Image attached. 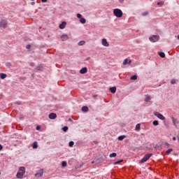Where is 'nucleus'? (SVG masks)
<instances>
[{
  "label": "nucleus",
  "mask_w": 179,
  "mask_h": 179,
  "mask_svg": "<svg viewBox=\"0 0 179 179\" xmlns=\"http://www.w3.org/2000/svg\"><path fill=\"white\" fill-rule=\"evenodd\" d=\"M152 125H154L155 127H157V125H159V121L157 120H154L152 122Z\"/></svg>",
  "instance_id": "obj_23"
},
{
  "label": "nucleus",
  "mask_w": 179,
  "mask_h": 179,
  "mask_svg": "<svg viewBox=\"0 0 179 179\" xmlns=\"http://www.w3.org/2000/svg\"><path fill=\"white\" fill-rule=\"evenodd\" d=\"M31 1H34V0H31Z\"/></svg>",
  "instance_id": "obj_49"
},
{
  "label": "nucleus",
  "mask_w": 179,
  "mask_h": 179,
  "mask_svg": "<svg viewBox=\"0 0 179 179\" xmlns=\"http://www.w3.org/2000/svg\"><path fill=\"white\" fill-rule=\"evenodd\" d=\"M136 131H141V124H137L136 125Z\"/></svg>",
  "instance_id": "obj_24"
},
{
  "label": "nucleus",
  "mask_w": 179,
  "mask_h": 179,
  "mask_svg": "<svg viewBox=\"0 0 179 179\" xmlns=\"http://www.w3.org/2000/svg\"><path fill=\"white\" fill-rule=\"evenodd\" d=\"M113 14L116 17H122V11L120 9L116 8L113 10Z\"/></svg>",
  "instance_id": "obj_2"
},
{
  "label": "nucleus",
  "mask_w": 179,
  "mask_h": 179,
  "mask_svg": "<svg viewBox=\"0 0 179 179\" xmlns=\"http://www.w3.org/2000/svg\"><path fill=\"white\" fill-rule=\"evenodd\" d=\"M49 118L50 120H55V118H57V114L55 113H52L49 115Z\"/></svg>",
  "instance_id": "obj_11"
},
{
  "label": "nucleus",
  "mask_w": 179,
  "mask_h": 179,
  "mask_svg": "<svg viewBox=\"0 0 179 179\" xmlns=\"http://www.w3.org/2000/svg\"><path fill=\"white\" fill-rule=\"evenodd\" d=\"M150 100H152V96H150V95H146L145 99V101L146 103H149V102H150Z\"/></svg>",
  "instance_id": "obj_12"
},
{
  "label": "nucleus",
  "mask_w": 179,
  "mask_h": 179,
  "mask_svg": "<svg viewBox=\"0 0 179 179\" xmlns=\"http://www.w3.org/2000/svg\"><path fill=\"white\" fill-rule=\"evenodd\" d=\"M150 157H152V154H146L141 160V163H145V162H148V159H150Z\"/></svg>",
  "instance_id": "obj_6"
},
{
  "label": "nucleus",
  "mask_w": 179,
  "mask_h": 179,
  "mask_svg": "<svg viewBox=\"0 0 179 179\" xmlns=\"http://www.w3.org/2000/svg\"><path fill=\"white\" fill-rule=\"evenodd\" d=\"M62 167H66V166H67L66 162L63 161V162H62Z\"/></svg>",
  "instance_id": "obj_27"
},
{
  "label": "nucleus",
  "mask_w": 179,
  "mask_h": 179,
  "mask_svg": "<svg viewBox=\"0 0 179 179\" xmlns=\"http://www.w3.org/2000/svg\"><path fill=\"white\" fill-rule=\"evenodd\" d=\"M2 149H3V147L0 144V150H2Z\"/></svg>",
  "instance_id": "obj_41"
},
{
  "label": "nucleus",
  "mask_w": 179,
  "mask_h": 179,
  "mask_svg": "<svg viewBox=\"0 0 179 179\" xmlns=\"http://www.w3.org/2000/svg\"><path fill=\"white\" fill-rule=\"evenodd\" d=\"M148 15H149V12L143 13V16H148Z\"/></svg>",
  "instance_id": "obj_36"
},
{
  "label": "nucleus",
  "mask_w": 179,
  "mask_h": 179,
  "mask_svg": "<svg viewBox=\"0 0 179 179\" xmlns=\"http://www.w3.org/2000/svg\"><path fill=\"white\" fill-rule=\"evenodd\" d=\"M41 2H47V0H41Z\"/></svg>",
  "instance_id": "obj_46"
},
{
  "label": "nucleus",
  "mask_w": 179,
  "mask_h": 179,
  "mask_svg": "<svg viewBox=\"0 0 179 179\" xmlns=\"http://www.w3.org/2000/svg\"><path fill=\"white\" fill-rule=\"evenodd\" d=\"M38 129H40V126L36 127V131H38Z\"/></svg>",
  "instance_id": "obj_42"
},
{
  "label": "nucleus",
  "mask_w": 179,
  "mask_h": 179,
  "mask_svg": "<svg viewBox=\"0 0 179 179\" xmlns=\"http://www.w3.org/2000/svg\"><path fill=\"white\" fill-rule=\"evenodd\" d=\"M59 29H65V27H66V22L64 21L62 22L59 26Z\"/></svg>",
  "instance_id": "obj_10"
},
{
  "label": "nucleus",
  "mask_w": 179,
  "mask_h": 179,
  "mask_svg": "<svg viewBox=\"0 0 179 179\" xmlns=\"http://www.w3.org/2000/svg\"><path fill=\"white\" fill-rule=\"evenodd\" d=\"M165 146H167V148H169L170 146V144H169V143H165Z\"/></svg>",
  "instance_id": "obj_40"
},
{
  "label": "nucleus",
  "mask_w": 179,
  "mask_h": 179,
  "mask_svg": "<svg viewBox=\"0 0 179 179\" xmlns=\"http://www.w3.org/2000/svg\"><path fill=\"white\" fill-rule=\"evenodd\" d=\"M153 114L155 115V117H157V118L162 120V121H164L166 120V117L159 112H154Z\"/></svg>",
  "instance_id": "obj_4"
},
{
  "label": "nucleus",
  "mask_w": 179,
  "mask_h": 179,
  "mask_svg": "<svg viewBox=\"0 0 179 179\" xmlns=\"http://www.w3.org/2000/svg\"><path fill=\"white\" fill-rule=\"evenodd\" d=\"M85 42L84 41H80L78 42V45H85Z\"/></svg>",
  "instance_id": "obj_28"
},
{
  "label": "nucleus",
  "mask_w": 179,
  "mask_h": 179,
  "mask_svg": "<svg viewBox=\"0 0 179 179\" xmlns=\"http://www.w3.org/2000/svg\"><path fill=\"white\" fill-rule=\"evenodd\" d=\"M159 38H160V36L157 35H152L149 38V40L150 41H151V43H157V41H159Z\"/></svg>",
  "instance_id": "obj_3"
},
{
  "label": "nucleus",
  "mask_w": 179,
  "mask_h": 179,
  "mask_svg": "<svg viewBox=\"0 0 179 179\" xmlns=\"http://www.w3.org/2000/svg\"><path fill=\"white\" fill-rule=\"evenodd\" d=\"M43 171H40L37 173L35 174V177H43Z\"/></svg>",
  "instance_id": "obj_13"
},
{
  "label": "nucleus",
  "mask_w": 179,
  "mask_h": 179,
  "mask_svg": "<svg viewBox=\"0 0 179 179\" xmlns=\"http://www.w3.org/2000/svg\"><path fill=\"white\" fill-rule=\"evenodd\" d=\"M171 85H176L177 83V82L176 81V80L172 79L171 81Z\"/></svg>",
  "instance_id": "obj_33"
},
{
  "label": "nucleus",
  "mask_w": 179,
  "mask_h": 179,
  "mask_svg": "<svg viewBox=\"0 0 179 179\" xmlns=\"http://www.w3.org/2000/svg\"><path fill=\"white\" fill-rule=\"evenodd\" d=\"M177 138L173 137V141H176Z\"/></svg>",
  "instance_id": "obj_45"
},
{
  "label": "nucleus",
  "mask_w": 179,
  "mask_h": 179,
  "mask_svg": "<svg viewBox=\"0 0 179 179\" xmlns=\"http://www.w3.org/2000/svg\"><path fill=\"white\" fill-rule=\"evenodd\" d=\"M37 71H41V69H43V66L39 65L36 67Z\"/></svg>",
  "instance_id": "obj_30"
},
{
  "label": "nucleus",
  "mask_w": 179,
  "mask_h": 179,
  "mask_svg": "<svg viewBox=\"0 0 179 179\" xmlns=\"http://www.w3.org/2000/svg\"><path fill=\"white\" fill-rule=\"evenodd\" d=\"M80 23H82V24H85V23H86V19L82 17L81 19H80Z\"/></svg>",
  "instance_id": "obj_22"
},
{
  "label": "nucleus",
  "mask_w": 179,
  "mask_h": 179,
  "mask_svg": "<svg viewBox=\"0 0 179 179\" xmlns=\"http://www.w3.org/2000/svg\"><path fill=\"white\" fill-rule=\"evenodd\" d=\"M26 48H27V50H30L31 48V45H27Z\"/></svg>",
  "instance_id": "obj_37"
},
{
  "label": "nucleus",
  "mask_w": 179,
  "mask_h": 179,
  "mask_svg": "<svg viewBox=\"0 0 179 179\" xmlns=\"http://www.w3.org/2000/svg\"><path fill=\"white\" fill-rule=\"evenodd\" d=\"M132 62V61L131 60H129V61H128V63L127 64H129V65H131V63Z\"/></svg>",
  "instance_id": "obj_43"
},
{
  "label": "nucleus",
  "mask_w": 179,
  "mask_h": 179,
  "mask_svg": "<svg viewBox=\"0 0 179 179\" xmlns=\"http://www.w3.org/2000/svg\"><path fill=\"white\" fill-rule=\"evenodd\" d=\"M80 73L81 75H85V73H87V67H83L80 70Z\"/></svg>",
  "instance_id": "obj_8"
},
{
  "label": "nucleus",
  "mask_w": 179,
  "mask_h": 179,
  "mask_svg": "<svg viewBox=\"0 0 179 179\" xmlns=\"http://www.w3.org/2000/svg\"><path fill=\"white\" fill-rule=\"evenodd\" d=\"M73 145H75V143L73 141H70L69 143L70 148H72Z\"/></svg>",
  "instance_id": "obj_29"
},
{
  "label": "nucleus",
  "mask_w": 179,
  "mask_h": 179,
  "mask_svg": "<svg viewBox=\"0 0 179 179\" xmlns=\"http://www.w3.org/2000/svg\"><path fill=\"white\" fill-rule=\"evenodd\" d=\"M123 162H124V160L121 159L120 161L115 162V164H120V163H122Z\"/></svg>",
  "instance_id": "obj_34"
},
{
  "label": "nucleus",
  "mask_w": 179,
  "mask_h": 179,
  "mask_svg": "<svg viewBox=\"0 0 179 179\" xmlns=\"http://www.w3.org/2000/svg\"><path fill=\"white\" fill-rule=\"evenodd\" d=\"M120 3H122V2H124V0H119Z\"/></svg>",
  "instance_id": "obj_47"
},
{
  "label": "nucleus",
  "mask_w": 179,
  "mask_h": 179,
  "mask_svg": "<svg viewBox=\"0 0 179 179\" xmlns=\"http://www.w3.org/2000/svg\"><path fill=\"white\" fill-rule=\"evenodd\" d=\"M158 54L161 58H164V57H166V54H164L163 52H159Z\"/></svg>",
  "instance_id": "obj_18"
},
{
  "label": "nucleus",
  "mask_w": 179,
  "mask_h": 179,
  "mask_svg": "<svg viewBox=\"0 0 179 179\" xmlns=\"http://www.w3.org/2000/svg\"><path fill=\"white\" fill-rule=\"evenodd\" d=\"M0 27H2L3 29H6L8 27V21L6 20H1L0 22Z\"/></svg>",
  "instance_id": "obj_5"
},
{
  "label": "nucleus",
  "mask_w": 179,
  "mask_h": 179,
  "mask_svg": "<svg viewBox=\"0 0 179 179\" xmlns=\"http://www.w3.org/2000/svg\"><path fill=\"white\" fill-rule=\"evenodd\" d=\"M26 173V169L24 166L20 167L17 173V178H23L24 174Z\"/></svg>",
  "instance_id": "obj_1"
},
{
  "label": "nucleus",
  "mask_w": 179,
  "mask_h": 179,
  "mask_svg": "<svg viewBox=\"0 0 179 179\" xmlns=\"http://www.w3.org/2000/svg\"><path fill=\"white\" fill-rule=\"evenodd\" d=\"M87 59H90V57H87Z\"/></svg>",
  "instance_id": "obj_48"
},
{
  "label": "nucleus",
  "mask_w": 179,
  "mask_h": 179,
  "mask_svg": "<svg viewBox=\"0 0 179 179\" xmlns=\"http://www.w3.org/2000/svg\"><path fill=\"white\" fill-rule=\"evenodd\" d=\"M81 110L83 113H87V111H89V108L87 106H83Z\"/></svg>",
  "instance_id": "obj_14"
},
{
  "label": "nucleus",
  "mask_w": 179,
  "mask_h": 179,
  "mask_svg": "<svg viewBox=\"0 0 179 179\" xmlns=\"http://www.w3.org/2000/svg\"><path fill=\"white\" fill-rule=\"evenodd\" d=\"M62 41H66V40L69 39V36L66 34H62L60 37Z\"/></svg>",
  "instance_id": "obj_7"
},
{
  "label": "nucleus",
  "mask_w": 179,
  "mask_h": 179,
  "mask_svg": "<svg viewBox=\"0 0 179 179\" xmlns=\"http://www.w3.org/2000/svg\"><path fill=\"white\" fill-rule=\"evenodd\" d=\"M131 80H136L138 79V76L134 75L130 78Z\"/></svg>",
  "instance_id": "obj_20"
},
{
  "label": "nucleus",
  "mask_w": 179,
  "mask_h": 179,
  "mask_svg": "<svg viewBox=\"0 0 179 179\" xmlns=\"http://www.w3.org/2000/svg\"><path fill=\"white\" fill-rule=\"evenodd\" d=\"M32 148L33 149H37V148H38V145H37L36 141L34 142V143L32 144Z\"/></svg>",
  "instance_id": "obj_17"
},
{
  "label": "nucleus",
  "mask_w": 179,
  "mask_h": 179,
  "mask_svg": "<svg viewBox=\"0 0 179 179\" xmlns=\"http://www.w3.org/2000/svg\"><path fill=\"white\" fill-rule=\"evenodd\" d=\"M172 122H173L174 127H177V119L172 117Z\"/></svg>",
  "instance_id": "obj_16"
},
{
  "label": "nucleus",
  "mask_w": 179,
  "mask_h": 179,
  "mask_svg": "<svg viewBox=\"0 0 179 179\" xmlns=\"http://www.w3.org/2000/svg\"><path fill=\"white\" fill-rule=\"evenodd\" d=\"M171 152H173V149L172 148H170L168 150H166V155H169Z\"/></svg>",
  "instance_id": "obj_31"
},
{
  "label": "nucleus",
  "mask_w": 179,
  "mask_h": 179,
  "mask_svg": "<svg viewBox=\"0 0 179 179\" xmlns=\"http://www.w3.org/2000/svg\"><path fill=\"white\" fill-rule=\"evenodd\" d=\"M30 66H34V63H30Z\"/></svg>",
  "instance_id": "obj_44"
},
{
  "label": "nucleus",
  "mask_w": 179,
  "mask_h": 179,
  "mask_svg": "<svg viewBox=\"0 0 179 179\" xmlns=\"http://www.w3.org/2000/svg\"><path fill=\"white\" fill-rule=\"evenodd\" d=\"M158 6H162V5H164V1H159L157 3Z\"/></svg>",
  "instance_id": "obj_35"
},
{
  "label": "nucleus",
  "mask_w": 179,
  "mask_h": 179,
  "mask_svg": "<svg viewBox=\"0 0 179 179\" xmlns=\"http://www.w3.org/2000/svg\"><path fill=\"white\" fill-rule=\"evenodd\" d=\"M125 138H126L125 135L120 136L118 137V141H124V139H125Z\"/></svg>",
  "instance_id": "obj_21"
},
{
  "label": "nucleus",
  "mask_w": 179,
  "mask_h": 179,
  "mask_svg": "<svg viewBox=\"0 0 179 179\" xmlns=\"http://www.w3.org/2000/svg\"><path fill=\"white\" fill-rule=\"evenodd\" d=\"M16 104H17L18 106H20V104H22V102H20V101H17V102H16Z\"/></svg>",
  "instance_id": "obj_39"
},
{
  "label": "nucleus",
  "mask_w": 179,
  "mask_h": 179,
  "mask_svg": "<svg viewBox=\"0 0 179 179\" xmlns=\"http://www.w3.org/2000/svg\"><path fill=\"white\" fill-rule=\"evenodd\" d=\"M128 59H125L124 60V62H123V65H127V64H128Z\"/></svg>",
  "instance_id": "obj_32"
},
{
  "label": "nucleus",
  "mask_w": 179,
  "mask_h": 179,
  "mask_svg": "<svg viewBox=\"0 0 179 179\" xmlns=\"http://www.w3.org/2000/svg\"><path fill=\"white\" fill-rule=\"evenodd\" d=\"M68 129H69V128L66 126H64V127H62V131L64 132H66V131H68Z\"/></svg>",
  "instance_id": "obj_26"
},
{
  "label": "nucleus",
  "mask_w": 179,
  "mask_h": 179,
  "mask_svg": "<svg viewBox=\"0 0 179 179\" xmlns=\"http://www.w3.org/2000/svg\"><path fill=\"white\" fill-rule=\"evenodd\" d=\"M102 45H104V47H108V45H110V44L107 41V39L106 38L102 39Z\"/></svg>",
  "instance_id": "obj_9"
},
{
  "label": "nucleus",
  "mask_w": 179,
  "mask_h": 179,
  "mask_svg": "<svg viewBox=\"0 0 179 179\" xmlns=\"http://www.w3.org/2000/svg\"><path fill=\"white\" fill-rule=\"evenodd\" d=\"M117 153L113 152L112 154H110L109 157H116Z\"/></svg>",
  "instance_id": "obj_25"
},
{
  "label": "nucleus",
  "mask_w": 179,
  "mask_h": 179,
  "mask_svg": "<svg viewBox=\"0 0 179 179\" xmlns=\"http://www.w3.org/2000/svg\"><path fill=\"white\" fill-rule=\"evenodd\" d=\"M110 92L113 94L117 92V87H110Z\"/></svg>",
  "instance_id": "obj_15"
},
{
  "label": "nucleus",
  "mask_w": 179,
  "mask_h": 179,
  "mask_svg": "<svg viewBox=\"0 0 179 179\" xmlns=\"http://www.w3.org/2000/svg\"><path fill=\"white\" fill-rule=\"evenodd\" d=\"M77 17H78V19H81V18H82V15L78 13V14H77Z\"/></svg>",
  "instance_id": "obj_38"
},
{
  "label": "nucleus",
  "mask_w": 179,
  "mask_h": 179,
  "mask_svg": "<svg viewBox=\"0 0 179 179\" xmlns=\"http://www.w3.org/2000/svg\"><path fill=\"white\" fill-rule=\"evenodd\" d=\"M6 74L3 73H0V78L1 79H5V78H6Z\"/></svg>",
  "instance_id": "obj_19"
}]
</instances>
